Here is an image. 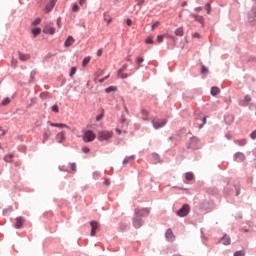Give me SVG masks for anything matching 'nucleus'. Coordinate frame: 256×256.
<instances>
[{
	"mask_svg": "<svg viewBox=\"0 0 256 256\" xmlns=\"http://www.w3.org/2000/svg\"><path fill=\"white\" fill-rule=\"evenodd\" d=\"M113 136V132L109 130H102L98 133V140L100 142L109 141Z\"/></svg>",
	"mask_w": 256,
	"mask_h": 256,
	"instance_id": "nucleus-1",
	"label": "nucleus"
},
{
	"mask_svg": "<svg viewBox=\"0 0 256 256\" xmlns=\"http://www.w3.org/2000/svg\"><path fill=\"white\" fill-rule=\"evenodd\" d=\"M82 139L84 143H91L96 139V134L91 130H86L83 133Z\"/></svg>",
	"mask_w": 256,
	"mask_h": 256,
	"instance_id": "nucleus-2",
	"label": "nucleus"
},
{
	"mask_svg": "<svg viewBox=\"0 0 256 256\" xmlns=\"http://www.w3.org/2000/svg\"><path fill=\"white\" fill-rule=\"evenodd\" d=\"M150 215V210L148 208L135 209L136 218H145Z\"/></svg>",
	"mask_w": 256,
	"mask_h": 256,
	"instance_id": "nucleus-3",
	"label": "nucleus"
},
{
	"mask_svg": "<svg viewBox=\"0 0 256 256\" xmlns=\"http://www.w3.org/2000/svg\"><path fill=\"white\" fill-rule=\"evenodd\" d=\"M190 213V205L189 204H184L182 208H180L177 211V215L179 217H186V215H188Z\"/></svg>",
	"mask_w": 256,
	"mask_h": 256,
	"instance_id": "nucleus-4",
	"label": "nucleus"
},
{
	"mask_svg": "<svg viewBox=\"0 0 256 256\" xmlns=\"http://www.w3.org/2000/svg\"><path fill=\"white\" fill-rule=\"evenodd\" d=\"M152 123L155 129H159L167 124V119L154 118Z\"/></svg>",
	"mask_w": 256,
	"mask_h": 256,
	"instance_id": "nucleus-5",
	"label": "nucleus"
},
{
	"mask_svg": "<svg viewBox=\"0 0 256 256\" xmlns=\"http://www.w3.org/2000/svg\"><path fill=\"white\" fill-rule=\"evenodd\" d=\"M90 226H91V234L90 235H91V237H95L97 230L100 228V224H99V222L91 221Z\"/></svg>",
	"mask_w": 256,
	"mask_h": 256,
	"instance_id": "nucleus-6",
	"label": "nucleus"
},
{
	"mask_svg": "<svg viewBox=\"0 0 256 256\" xmlns=\"http://www.w3.org/2000/svg\"><path fill=\"white\" fill-rule=\"evenodd\" d=\"M56 32V29L53 27L52 24H47L43 28V33L48 35H54Z\"/></svg>",
	"mask_w": 256,
	"mask_h": 256,
	"instance_id": "nucleus-7",
	"label": "nucleus"
},
{
	"mask_svg": "<svg viewBox=\"0 0 256 256\" xmlns=\"http://www.w3.org/2000/svg\"><path fill=\"white\" fill-rule=\"evenodd\" d=\"M245 159H246V156L242 152H238V153L234 154V161H236L238 163L244 162Z\"/></svg>",
	"mask_w": 256,
	"mask_h": 256,
	"instance_id": "nucleus-8",
	"label": "nucleus"
},
{
	"mask_svg": "<svg viewBox=\"0 0 256 256\" xmlns=\"http://www.w3.org/2000/svg\"><path fill=\"white\" fill-rule=\"evenodd\" d=\"M143 225V220L140 217L135 216L133 219V226L135 229H139Z\"/></svg>",
	"mask_w": 256,
	"mask_h": 256,
	"instance_id": "nucleus-9",
	"label": "nucleus"
},
{
	"mask_svg": "<svg viewBox=\"0 0 256 256\" xmlns=\"http://www.w3.org/2000/svg\"><path fill=\"white\" fill-rule=\"evenodd\" d=\"M165 238L168 242H173L175 240V235L173 234L172 229H167Z\"/></svg>",
	"mask_w": 256,
	"mask_h": 256,
	"instance_id": "nucleus-10",
	"label": "nucleus"
},
{
	"mask_svg": "<svg viewBox=\"0 0 256 256\" xmlns=\"http://www.w3.org/2000/svg\"><path fill=\"white\" fill-rule=\"evenodd\" d=\"M56 140L58 143H64L65 140H66V134L64 131H61L59 132L57 135H56Z\"/></svg>",
	"mask_w": 256,
	"mask_h": 256,
	"instance_id": "nucleus-11",
	"label": "nucleus"
},
{
	"mask_svg": "<svg viewBox=\"0 0 256 256\" xmlns=\"http://www.w3.org/2000/svg\"><path fill=\"white\" fill-rule=\"evenodd\" d=\"M24 223H25V219L22 216L17 217L16 218L15 228L16 229H21L23 227Z\"/></svg>",
	"mask_w": 256,
	"mask_h": 256,
	"instance_id": "nucleus-12",
	"label": "nucleus"
},
{
	"mask_svg": "<svg viewBox=\"0 0 256 256\" xmlns=\"http://www.w3.org/2000/svg\"><path fill=\"white\" fill-rule=\"evenodd\" d=\"M56 2H57V0H51L49 2V4H47L46 9H45L46 13H49L53 10V8L55 7Z\"/></svg>",
	"mask_w": 256,
	"mask_h": 256,
	"instance_id": "nucleus-13",
	"label": "nucleus"
},
{
	"mask_svg": "<svg viewBox=\"0 0 256 256\" xmlns=\"http://www.w3.org/2000/svg\"><path fill=\"white\" fill-rule=\"evenodd\" d=\"M75 43V39L73 36H69L66 42H64V47L69 48Z\"/></svg>",
	"mask_w": 256,
	"mask_h": 256,
	"instance_id": "nucleus-14",
	"label": "nucleus"
},
{
	"mask_svg": "<svg viewBox=\"0 0 256 256\" xmlns=\"http://www.w3.org/2000/svg\"><path fill=\"white\" fill-rule=\"evenodd\" d=\"M19 59H20V61H22V62H26V61H28L29 59H31V55H30V54H24V53L19 52Z\"/></svg>",
	"mask_w": 256,
	"mask_h": 256,
	"instance_id": "nucleus-15",
	"label": "nucleus"
},
{
	"mask_svg": "<svg viewBox=\"0 0 256 256\" xmlns=\"http://www.w3.org/2000/svg\"><path fill=\"white\" fill-rule=\"evenodd\" d=\"M67 172L75 174L77 172V166L75 163H69L68 164Z\"/></svg>",
	"mask_w": 256,
	"mask_h": 256,
	"instance_id": "nucleus-16",
	"label": "nucleus"
},
{
	"mask_svg": "<svg viewBox=\"0 0 256 256\" xmlns=\"http://www.w3.org/2000/svg\"><path fill=\"white\" fill-rule=\"evenodd\" d=\"M190 17L194 18L196 22H199L200 24H203L204 18L200 15L196 14H190Z\"/></svg>",
	"mask_w": 256,
	"mask_h": 256,
	"instance_id": "nucleus-17",
	"label": "nucleus"
},
{
	"mask_svg": "<svg viewBox=\"0 0 256 256\" xmlns=\"http://www.w3.org/2000/svg\"><path fill=\"white\" fill-rule=\"evenodd\" d=\"M50 126L57 127V128H67V129H70L69 126H67L66 124H63V123H52V122H50Z\"/></svg>",
	"mask_w": 256,
	"mask_h": 256,
	"instance_id": "nucleus-18",
	"label": "nucleus"
},
{
	"mask_svg": "<svg viewBox=\"0 0 256 256\" xmlns=\"http://www.w3.org/2000/svg\"><path fill=\"white\" fill-rule=\"evenodd\" d=\"M136 156H126L123 160V165H127L128 163L135 161Z\"/></svg>",
	"mask_w": 256,
	"mask_h": 256,
	"instance_id": "nucleus-19",
	"label": "nucleus"
},
{
	"mask_svg": "<svg viewBox=\"0 0 256 256\" xmlns=\"http://www.w3.org/2000/svg\"><path fill=\"white\" fill-rule=\"evenodd\" d=\"M221 243L225 246L231 245V238L227 235H224V238L221 239Z\"/></svg>",
	"mask_w": 256,
	"mask_h": 256,
	"instance_id": "nucleus-20",
	"label": "nucleus"
},
{
	"mask_svg": "<svg viewBox=\"0 0 256 256\" xmlns=\"http://www.w3.org/2000/svg\"><path fill=\"white\" fill-rule=\"evenodd\" d=\"M252 101V98H251V96H246V97H244V100H242L241 102H240V105H242V106H247L248 104H249V102H251Z\"/></svg>",
	"mask_w": 256,
	"mask_h": 256,
	"instance_id": "nucleus-21",
	"label": "nucleus"
},
{
	"mask_svg": "<svg viewBox=\"0 0 256 256\" xmlns=\"http://www.w3.org/2000/svg\"><path fill=\"white\" fill-rule=\"evenodd\" d=\"M175 35H176L177 37H183V35H184L183 27L177 28V29L175 30Z\"/></svg>",
	"mask_w": 256,
	"mask_h": 256,
	"instance_id": "nucleus-22",
	"label": "nucleus"
},
{
	"mask_svg": "<svg viewBox=\"0 0 256 256\" xmlns=\"http://www.w3.org/2000/svg\"><path fill=\"white\" fill-rule=\"evenodd\" d=\"M210 93L212 96H216L221 93V90L218 87H212Z\"/></svg>",
	"mask_w": 256,
	"mask_h": 256,
	"instance_id": "nucleus-23",
	"label": "nucleus"
},
{
	"mask_svg": "<svg viewBox=\"0 0 256 256\" xmlns=\"http://www.w3.org/2000/svg\"><path fill=\"white\" fill-rule=\"evenodd\" d=\"M13 157H14V154H13V153L7 154V155L4 157V161H5L6 163H12Z\"/></svg>",
	"mask_w": 256,
	"mask_h": 256,
	"instance_id": "nucleus-24",
	"label": "nucleus"
},
{
	"mask_svg": "<svg viewBox=\"0 0 256 256\" xmlns=\"http://www.w3.org/2000/svg\"><path fill=\"white\" fill-rule=\"evenodd\" d=\"M117 75H118L120 78H122V79L128 78V74L123 73V69H120V70L117 72Z\"/></svg>",
	"mask_w": 256,
	"mask_h": 256,
	"instance_id": "nucleus-25",
	"label": "nucleus"
},
{
	"mask_svg": "<svg viewBox=\"0 0 256 256\" xmlns=\"http://www.w3.org/2000/svg\"><path fill=\"white\" fill-rule=\"evenodd\" d=\"M116 91H117V87H114V86H110V87L105 89V93H107V94L112 93V92H116Z\"/></svg>",
	"mask_w": 256,
	"mask_h": 256,
	"instance_id": "nucleus-26",
	"label": "nucleus"
},
{
	"mask_svg": "<svg viewBox=\"0 0 256 256\" xmlns=\"http://www.w3.org/2000/svg\"><path fill=\"white\" fill-rule=\"evenodd\" d=\"M50 136H51V133H49L48 131L44 132L42 143H46V141L49 139Z\"/></svg>",
	"mask_w": 256,
	"mask_h": 256,
	"instance_id": "nucleus-27",
	"label": "nucleus"
},
{
	"mask_svg": "<svg viewBox=\"0 0 256 256\" xmlns=\"http://www.w3.org/2000/svg\"><path fill=\"white\" fill-rule=\"evenodd\" d=\"M185 179H186L187 181H193V179H194L193 173H191V172L186 173V174H185Z\"/></svg>",
	"mask_w": 256,
	"mask_h": 256,
	"instance_id": "nucleus-28",
	"label": "nucleus"
},
{
	"mask_svg": "<svg viewBox=\"0 0 256 256\" xmlns=\"http://www.w3.org/2000/svg\"><path fill=\"white\" fill-rule=\"evenodd\" d=\"M90 60H91V58H90L89 56H86V57L83 59L82 66H83V67H86V66L90 63Z\"/></svg>",
	"mask_w": 256,
	"mask_h": 256,
	"instance_id": "nucleus-29",
	"label": "nucleus"
},
{
	"mask_svg": "<svg viewBox=\"0 0 256 256\" xmlns=\"http://www.w3.org/2000/svg\"><path fill=\"white\" fill-rule=\"evenodd\" d=\"M235 143H237L239 146H244L247 143L246 139H238L235 141Z\"/></svg>",
	"mask_w": 256,
	"mask_h": 256,
	"instance_id": "nucleus-30",
	"label": "nucleus"
},
{
	"mask_svg": "<svg viewBox=\"0 0 256 256\" xmlns=\"http://www.w3.org/2000/svg\"><path fill=\"white\" fill-rule=\"evenodd\" d=\"M32 34L34 35V37H37L39 34H41V28H35L34 30H32Z\"/></svg>",
	"mask_w": 256,
	"mask_h": 256,
	"instance_id": "nucleus-31",
	"label": "nucleus"
},
{
	"mask_svg": "<svg viewBox=\"0 0 256 256\" xmlns=\"http://www.w3.org/2000/svg\"><path fill=\"white\" fill-rule=\"evenodd\" d=\"M79 11V6L77 3H74L72 5V12L77 13Z\"/></svg>",
	"mask_w": 256,
	"mask_h": 256,
	"instance_id": "nucleus-32",
	"label": "nucleus"
},
{
	"mask_svg": "<svg viewBox=\"0 0 256 256\" xmlns=\"http://www.w3.org/2000/svg\"><path fill=\"white\" fill-rule=\"evenodd\" d=\"M209 73V69H207L205 66L201 67V74L202 75H207Z\"/></svg>",
	"mask_w": 256,
	"mask_h": 256,
	"instance_id": "nucleus-33",
	"label": "nucleus"
},
{
	"mask_svg": "<svg viewBox=\"0 0 256 256\" xmlns=\"http://www.w3.org/2000/svg\"><path fill=\"white\" fill-rule=\"evenodd\" d=\"M10 103H11V99H10V98H5V99L2 101V105H3V106L9 105Z\"/></svg>",
	"mask_w": 256,
	"mask_h": 256,
	"instance_id": "nucleus-34",
	"label": "nucleus"
},
{
	"mask_svg": "<svg viewBox=\"0 0 256 256\" xmlns=\"http://www.w3.org/2000/svg\"><path fill=\"white\" fill-rule=\"evenodd\" d=\"M76 72H77V68L76 67H72L71 70H70V77H74Z\"/></svg>",
	"mask_w": 256,
	"mask_h": 256,
	"instance_id": "nucleus-35",
	"label": "nucleus"
},
{
	"mask_svg": "<svg viewBox=\"0 0 256 256\" xmlns=\"http://www.w3.org/2000/svg\"><path fill=\"white\" fill-rule=\"evenodd\" d=\"M41 22H42V19H41V18H37V19L32 23V25L37 26V25H40Z\"/></svg>",
	"mask_w": 256,
	"mask_h": 256,
	"instance_id": "nucleus-36",
	"label": "nucleus"
},
{
	"mask_svg": "<svg viewBox=\"0 0 256 256\" xmlns=\"http://www.w3.org/2000/svg\"><path fill=\"white\" fill-rule=\"evenodd\" d=\"M51 110H52V112H54V113H59L58 105H57V104L53 105L52 108H51Z\"/></svg>",
	"mask_w": 256,
	"mask_h": 256,
	"instance_id": "nucleus-37",
	"label": "nucleus"
},
{
	"mask_svg": "<svg viewBox=\"0 0 256 256\" xmlns=\"http://www.w3.org/2000/svg\"><path fill=\"white\" fill-rule=\"evenodd\" d=\"M233 256H245V252L243 251H237L233 253Z\"/></svg>",
	"mask_w": 256,
	"mask_h": 256,
	"instance_id": "nucleus-38",
	"label": "nucleus"
},
{
	"mask_svg": "<svg viewBox=\"0 0 256 256\" xmlns=\"http://www.w3.org/2000/svg\"><path fill=\"white\" fill-rule=\"evenodd\" d=\"M145 43H146V44H153V43H154L153 37H148V38H146Z\"/></svg>",
	"mask_w": 256,
	"mask_h": 256,
	"instance_id": "nucleus-39",
	"label": "nucleus"
},
{
	"mask_svg": "<svg viewBox=\"0 0 256 256\" xmlns=\"http://www.w3.org/2000/svg\"><path fill=\"white\" fill-rule=\"evenodd\" d=\"M103 116H104V113L102 110V113L100 115L96 116V122H100L102 120Z\"/></svg>",
	"mask_w": 256,
	"mask_h": 256,
	"instance_id": "nucleus-40",
	"label": "nucleus"
},
{
	"mask_svg": "<svg viewBox=\"0 0 256 256\" xmlns=\"http://www.w3.org/2000/svg\"><path fill=\"white\" fill-rule=\"evenodd\" d=\"M205 9L207 10V14L210 15V13H211V5L210 4H206L205 5Z\"/></svg>",
	"mask_w": 256,
	"mask_h": 256,
	"instance_id": "nucleus-41",
	"label": "nucleus"
},
{
	"mask_svg": "<svg viewBox=\"0 0 256 256\" xmlns=\"http://www.w3.org/2000/svg\"><path fill=\"white\" fill-rule=\"evenodd\" d=\"M163 39H164V35H158V36H157V42H158V43H162V42H163Z\"/></svg>",
	"mask_w": 256,
	"mask_h": 256,
	"instance_id": "nucleus-42",
	"label": "nucleus"
},
{
	"mask_svg": "<svg viewBox=\"0 0 256 256\" xmlns=\"http://www.w3.org/2000/svg\"><path fill=\"white\" fill-rule=\"evenodd\" d=\"M226 121H228L229 123H232L234 121V117L232 115H229L226 117Z\"/></svg>",
	"mask_w": 256,
	"mask_h": 256,
	"instance_id": "nucleus-43",
	"label": "nucleus"
},
{
	"mask_svg": "<svg viewBox=\"0 0 256 256\" xmlns=\"http://www.w3.org/2000/svg\"><path fill=\"white\" fill-rule=\"evenodd\" d=\"M193 38H194V39H200V38H201L200 33H199V32H195V33L193 34Z\"/></svg>",
	"mask_w": 256,
	"mask_h": 256,
	"instance_id": "nucleus-44",
	"label": "nucleus"
},
{
	"mask_svg": "<svg viewBox=\"0 0 256 256\" xmlns=\"http://www.w3.org/2000/svg\"><path fill=\"white\" fill-rule=\"evenodd\" d=\"M86 3H87V0H80V1H79V5H80L81 7H84V6L86 5Z\"/></svg>",
	"mask_w": 256,
	"mask_h": 256,
	"instance_id": "nucleus-45",
	"label": "nucleus"
},
{
	"mask_svg": "<svg viewBox=\"0 0 256 256\" xmlns=\"http://www.w3.org/2000/svg\"><path fill=\"white\" fill-rule=\"evenodd\" d=\"M126 25L128 27H131L132 26V20L130 18L126 19Z\"/></svg>",
	"mask_w": 256,
	"mask_h": 256,
	"instance_id": "nucleus-46",
	"label": "nucleus"
},
{
	"mask_svg": "<svg viewBox=\"0 0 256 256\" xmlns=\"http://www.w3.org/2000/svg\"><path fill=\"white\" fill-rule=\"evenodd\" d=\"M250 137L252 140H255L256 139V130H254L251 134H250Z\"/></svg>",
	"mask_w": 256,
	"mask_h": 256,
	"instance_id": "nucleus-47",
	"label": "nucleus"
},
{
	"mask_svg": "<svg viewBox=\"0 0 256 256\" xmlns=\"http://www.w3.org/2000/svg\"><path fill=\"white\" fill-rule=\"evenodd\" d=\"M136 62H137V64H141L144 62V59L142 57H138Z\"/></svg>",
	"mask_w": 256,
	"mask_h": 256,
	"instance_id": "nucleus-48",
	"label": "nucleus"
},
{
	"mask_svg": "<svg viewBox=\"0 0 256 256\" xmlns=\"http://www.w3.org/2000/svg\"><path fill=\"white\" fill-rule=\"evenodd\" d=\"M82 152L83 153H89L90 152V148L84 147V148H82Z\"/></svg>",
	"mask_w": 256,
	"mask_h": 256,
	"instance_id": "nucleus-49",
	"label": "nucleus"
},
{
	"mask_svg": "<svg viewBox=\"0 0 256 256\" xmlns=\"http://www.w3.org/2000/svg\"><path fill=\"white\" fill-rule=\"evenodd\" d=\"M160 25V22H156L152 25V30H154L155 28H157Z\"/></svg>",
	"mask_w": 256,
	"mask_h": 256,
	"instance_id": "nucleus-50",
	"label": "nucleus"
},
{
	"mask_svg": "<svg viewBox=\"0 0 256 256\" xmlns=\"http://www.w3.org/2000/svg\"><path fill=\"white\" fill-rule=\"evenodd\" d=\"M108 78H109V75L106 76V77H104V78H102V79H100V80H99V83L102 84V83L105 82V80H107Z\"/></svg>",
	"mask_w": 256,
	"mask_h": 256,
	"instance_id": "nucleus-51",
	"label": "nucleus"
},
{
	"mask_svg": "<svg viewBox=\"0 0 256 256\" xmlns=\"http://www.w3.org/2000/svg\"><path fill=\"white\" fill-rule=\"evenodd\" d=\"M102 53H103L102 49H99L98 52H96V55H97L98 57H101V56H102Z\"/></svg>",
	"mask_w": 256,
	"mask_h": 256,
	"instance_id": "nucleus-52",
	"label": "nucleus"
},
{
	"mask_svg": "<svg viewBox=\"0 0 256 256\" xmlns=\"http://www.w3.org/2000/svg\"><path fill=\"white\" fill-rule=\"evenodd\" d=\"M138 6H141L144 3V0H136Z\"/></svg>",
	"mask_w": 256,
	"mask_h": 256,
	"instance_id": "nucleus-53",
	"label": "nucleus"
},
{
	"mask_svg": "<svg viewBox=\"0 0 256 256\" xmlns=\"http://www.w3.org/2000/svg\"><path fill=\"white\" fill-rule=\"evenodd\" d=\"M205 124H206V117L202 118V125L199 128H202L203 125H205Z\"/></svg>",
	"mask_w": 256,
	"mask_h": 256,
	"instance_id": "nucleus-54",
	"label": "nucleus"
},
{
	"mask_svg": "<svg viewBox=\"0 0 256 256\" xmlns=\"http://www.w3.org/2000/svg\"><path fill=\"white\" fill-rule=\"evenodd\" d=\"M104 184L107 185V186H109V185L111 184L110 179H106V180L104 181Z\"/></svg>",
	"mask_w": 256,
	"mask_h": 256,
	"instance_id": "nucleus-55",
	"label": "nucleus"
},
{
	"mask_svg": "<svg viewBox=\"0 0 256 256\" xmlns=\"http://www.w3.org/2000/svg\"><path fill=\"white\" fill-rule=\"evenodd\" d=\"M142 114H143L144 116H148V115H149V112H148V110H142Z\"/></svg>",
	"mask_w": 256,
	"mask_h": 256,
	"instance_id": "nucleus-56",
	"label": "nucleus"
},
{
	"mask_svg": "<svg viewBox=\"0 0 256 256\" xmlns=\"http://www.w3.org/2000/svg\"><path fill=\"white\" fill-rule=\"evenodd\" d=\"M104 20H105L108 24H110V23L112 22V18H109V19L104 18Z\"/></svg>",
	"mask_w": 256,
	"mask_h": 256,
	"instance_id": "nucleus-57",
	"label": "nucleus"
},
{
	"mask_svg": "<svg viewBox=\"0 0 256 256\" xmlns=\"http://www.w3.org/2000/svg\"><path fill=\"white\" fill-rule=\"evenodd\" d=\"M127 68H128V65L124 64L121 69H123V71H125V70H127Z\"/></svg>",
	"mask_w": 256,
	"mask_h": 256,
	"instance_id": "nucleus-58",
	"label": "nucleus"
},
{
	"mask_svg": "<svg viewBox=\"0 0 256 256\" xmlns=\"http://www.w3.org/2000/svg\"><path fill=\"white\" fill-rule=\"evenodd\" d=\"M116 133H117L118 135H121V130H120L119 128H116Z\"/></svg>",
	"mask_w": 256,
	"mask_h": 256,
	"instance_id": "nucleus-59",
	"label": "nucleus"
},
{
	"mask_svg": "<svg viewBox=\"0 0 256 256\" xmlns=\"http://www.w3.org/2000/svg\"><path fill=\"white\" fill-rule=\"evenodd\" d=\"M201 10H202L201 7H196V8H195V11H197V12H199V11H201Z\"/></svg>",
	"mask_w": 256,
	"mask_h": 256,
	"instance_id": "nucleus-60",
	"label": "nucleus"
},
{
	"mask_svg": "<svg viewBox=\"0 0 256 256\" xmlns=\"http://www.w3.org/2000/svg\"><path fill=\"white\" fill-rule=\"evenodd\" d=\"M169 39L175 40V37L173 35H168Z\"/></svg>",
	"mask_w": 256,
	"mask_h": 256,
	"instance_id": "nucleus-61",
	"label": "nucleus"
},
{
	"mask_svg": "<svg viewBox=\"0 0 256 256\" xmlns=\"http://www.w3.org/2000/svg\"><path fill=\"white\" fill-rule=\"evenodd\" d=\"M126 61L131 62V58H130V57H127V58H126Z\"/></svg>",
	"mask_w": 256,
	"mask_h": 256,
	"instance_id": "nucleus-62",
	"label": "nucleus"
},
{
	"mask_svg": "<svg viewBox=\"0 0 256 256\" xmlns=\"http://www.w3.org/2000/svg\"><path fill=\"white\" fill-rule=\"evenodd\" d=\"M14 67H16V64H14Z\"/></svg>",
	"mask_w": 256,
	"mask_h": 256,
	"instance_id": "nucleus-63",
	"label": "nucleus"
},
{
	"mask_svg": "<svg viewBox=\"0 0 256 256\" xmlns=\"http://www.w3.org/2000/svg\"><path fill=\"white\" fill-rule=\"evenodd\" d=\"M178 256H181V255H178Z\"/></svg>",
	"mask_w": 256,
	"mask_h": 256,
	"instance_id": "nucleus-64",
	"label": "nucleus"
}]
</instances>
